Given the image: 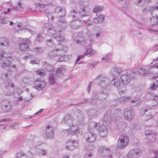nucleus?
Listing matches in <instances>:
<instances>
[{
    "mask_svg": "<svg viewBox=\"0 0 158 158\" xmlns=\"http://www.w3.org/2000/svg\"><path fill=\"white\" fill-rule=\"evenodd\" d=\"M95 79L97 81V84L101 87L102 90L101 100L102 101L106 100L110 89V80L108 77L102 74L98 75Z\"/></svg>",
    "mask_w": 158,
    "mask_h": 158,
    "instance_id": "1",
    "label": "nucleus"
},
{
    "mask_svg": "<svg viewBox=\"0 0 158 158\" xmlns=\"http://www.w3.org/2000/svg\"><path fill=\"white\" fill-rule=\"evenodd\" d=\"M43 27L47 30V34L48 36L53 37L58 42H61L64 40V36L60 33L61 30L53 27L52 25L49 23L44 24Z\"/></svg>",
    "mask_w": 158,
    "mask_h": 158,
    "instance_id": "2",
    "label": "nucleus"
},
{
    "mask_svg": "<svg viewBox=\"0 0 158 158\" xmlns=\"http://www.w3.org/2000/svg\"><path fill=\"white\" fill-rule=\"evenodd\" d=\"M74 120L75 119L71 116L68 114L64 117L61 121L62 123L67 124L70 127V131L68 133L71 135H76L80 132L79 127L73 125V122Z\"/></svg>",
    "mask_w": 158,
    "mask_h": 158,
    "instance_id": "3",
    "label": "nucleus"
},
{
    "mask_svg": "<svg viewBox=\"0 0 158 158\" xmlns=\"http://www.w3.org/2000/svg\"><path fill=\"white\" fill-rule=\"evenodd\" d=\"M88 129L98 130L99 135L102 137H106L108 134L107 129L105 125H102L98 127V123L94 122L90 123L88 126Z\"/></svg>",
    "mask_w": 158,
    "mask_h": 158,
    "instance_id": "4",
    "label": "nucleus"
},
{
    "mask_svg": "<svg viewBox=\"0 0 158 158\" xmlns=\"http://www.w3.org/2000/svg\"><path fill=\"white\" fill-rule=\"evenodd\" d=\"M7 55V53L4 51H3L0 54L1 60L0 64L2 68L9 66L12 61L11 57Z\"/></svg>",
    "mask_w": 158,
    "mask_h": 158,
    "instance_id": "5",
    "label": "nucleus"
},
{
    "mask_svg": "<svg viewBox=\"0 0 158 158\" xmlns=\"http://www.w3.org/2000/svg\"><path fill=\"white\" fill-rule=\"evenodd\" d=\"M129 139L126 135H121L119 138L117 144V148L118 149H123L128 144Z\"/></svg>",
    "mask_w": 158,
    "mask_h": 158,
    "instance_id": "6",
    "label": "nucleus"
},
{
    "mask_svg": "<svg viewBox=\"0 0 158 158\" xmlns=\"http://www.w3.org/2000/svg\"><path fill=\"white\" fill-rule=\"evenodd\" d=\"M19 49L22 51H25L29 47V45L31 43L30 41L27 39H23L21 37L19 38Z\"/></svg>",
    "mask_w": 158,
    "mask_h": 158,
    "instance_id": "7",
    "label": "nucleus"
},
{
    "mask_svg": "<svg viewBox=\"0 0 158 158\" xmlns=\"http://www.w3.org/2000/svg\"><path fill=\"white\" fill-rule=\"evenodd\" d=\"M154 90L155 94H157V95H152V99L154 102V106H156L158 104V86H156V84L153 83L150 87L149 90Z\"/></svg>",
    "mask_w": 158,
    "mask_h": 158,
    "instance_id": "8",
    "label": "nucleus"
},
{
    "mask_svg": "<svg viewBox=\"0 0 158 158\" xmlns=\"http://www.w3.org/2000/svg\"><path fill=\"white\" fill-rule=\"evenodd\" d=\"M46 85V82L43 78L37 79L35 82V88L40 90L44 88Z\"/></svg>",
    "mask_w": 158,
    "mask_h": 158,
    "instance_id": "9",
    "label": "nucleus"
},
{
    "mask_svg": "<svg viewBox=\"0 0 158 158\" xmlns=\"http://www.w3.org/2000/svg\"><path fill=\"white\" fill-rule=\"evenodd\" d=\"M141 151L138 148L130 150L127 155V158H137L141 155Z\"/></svg>",
    "mask_w": 158,
    "mask_h": 158,
    "instance_id": "10",
    "label": "nucleus"
},
{
    "mask_svg": "<svg viewBox=\"0 0 158 158\" xmlns=\"http://www.w3.org/2000/svg\"><path fill=\"white\" fill-rule=\"evenodd\" d=\"M83 25L82 21L77 19L72 20L69 23L70 27L74 30L80 29L82 26Z\"/></svg>",
    "mask_w": 158,
    "mask_h": 158,
    "instance_id": "11",
    "label": "nucleus"
},
{
    "mask_svg": "<svg viewBox=\"0 0 158 158\" xmlns=\"http://www.w3.org/2000/svg\"><path fill=\"white\" fill-rule=\"evenodd\" d=\"M1 107L4 111L8 112L12 109V105L10 102L8 100H2L1 102Z\"/></svg>",
    "mask_w": 158,
    "mask_h": 158,
    "instance_id": "12",
    "label": "nucleus"
},
{
    "mask_svg": "<svg viewBox=\"0 0 158 158\" xmlns=\"http://www.w3.org/2000/svg\"><path fill=\"white\" fill-rule=\"evenodd\" d=\"M131 76L130 73L127 72H123L120 77L122 83L124 85H127L130 81Z\"/></svg>",
    "mask_w": 158,
    "mask_h": 158,
    "instance_id": "13",
    "label": "nucleus"
},
{
    "mask_svg": "<svg viewBox=\"0 0 158 158\" xmlns=\"http://www.w3.org/2000/svg\"><path fill=\"white\" fill-rule=\"evenodd\" d=\"M91 130H92L91 129ZM89 132L86 133L85 136V138L86 140L89 142L91 143L94 142L96 139V135L93 132L90 131V130L89 129Z\"/></svg>",
    "mask_w": 158,
    "mask_h": 158,
    "instance_id": "14",
    "label": "nucleus"
},
{
    "mask_svg": "<svg viewBox=\"0 0 158 158\" xmlns=\"http://www.w3.org/2000/svg\"><path fill=\"white\" fill-rule=\"evenodd\" d=\"M151 25L152 26H156L157 28H158V18L157 16L152 18ZM148 30L151 32L152 34L158 35V30H155L151 28L148 29Z\"/></svg>",
    "mask_w": 158,
    "mask_h": 158,
    "instance_id": "15",
    "label": "nucleus"
},
{
    "mask_svg": "<svg viewBox=\"0 0 158 158\" xmlns=\"http://www.w3.org/2000/svg\"><path fill=\"white\" fill-rule=\"evenodd\" d=\"M124 116L126 119L131 120L134 117V114L131 108H126L124 110Z\"/></svg>",
    "mask_w": 158,
    "mask_h": 158,
    "instance_id": "16",
    "label": "nucleus"
},
{
    "mask_svg": "<svg viewBox=\"0 0 158 158\" xmlns=\"http://www.w3.org/2000/svg\"><path fill=\"white\" fill-rule=\"evenodd\" d=\"M78 144L74 140H68L66 143L65 147L66 149L69 150H73L77 147Z\"/></svg>",
    "mask_w": 158,
    "mask_h": 158,
    "instance_id": "17",
    "label": "nucleus"
},
{
    "mask_svg": "<svg viewBox=\"0 0 158 158\" xmlns=\"http://www.w3.org/2000/svg\"><path fill=\"white\" fill-rule=\"evenodd\" d=\"M45 134L47 138L51 139H53L54 133L52 127L49 125L47 126L45 130Z\"/></svg>",
    "mask_w": 158,
    "mask_h": 158,
    "instance_id": "18",
    "label": "nucleus"
},
{
    "mask_svg": "<svg viewBox=\"0 0 158 158\" xmlns=\"http://www.w3.org/2000/svg\"><path fill=\"white\" fill-rule=\"evenodd\" d=\"M90 10L87 6L81 8L79 11V14L81 17H84L89 15Z\"/></svg>",
    "mask_w": 158,
    "mask_h": 158,
    "instance_id": "19",
    "label": "nucleus"
},
{
    "mask_svg": "<svg viewBox=\"0 0 158 158\" xmlns=\"http://www.w3.org/2000/svg\"><path fill=\"white\" fill-rule=\"evenodd\" d=\"M54 12L58 14L57 17L60 18L64 16L66 14L65 9L64 7L57 6L55 9Z\"/></svg>",
    "mask_w": 158,
    "mask_h": 158,
    "instance_id": "20",
    "label": "nucleus"
},
{
    "mask_svg": "<svg viewBox=\"0 0 158 158\" xmlns=\"http://www.w3.org/2000/svg\"><path fill=\"white\" fill-rule=\"evenodd\" d=\"M14 85L13 83L10 84V85H9L6 87L4 90V94L5 95H12L14 94Z\"/></svg>",
    "mask_w": 158,
    "mask_h": 158,
    "instance_id": "21",
    "label": "nucleus"
},
{
    "mask_svg": "<svg viewBox=\"0 0 158 158\" xmlns=\"http://www.w3.org/2000/svg\"><path fill=\"white\" fill-rule=\"evenodd\" d=\"M52 2H49L46 1V4H38L37 5V8H39V10L41 12L43 10L47 11L49 8L50 6L52 5Z\"/></svg>",
    "mask_w": 158,
    "mask_h": 158,
    "instance_id": "22",
    "label": "nucleus"
},
{
    "mask_svg": "<svg viewBox=\"0 0 158 158\" xmlns=\"http://www.w3.org/2000/svg\"><path fill=\"white\" fill-rule=\"evenodd\" d=\"M101 156L106 157L110 152V150L109 148L106 147H102L100 148L98 150Z\"/></svg>",
    "mask_w": 158,
    "mask_h": 158,
    "instance_id": "23",
    "label": "nucleus"
},
{
    "mask_svg": "<svg viewBox=\"0 0 158 158\" xmlns=\"http://www.w3.org/2000/svg\"><path fill=\"white\" fill-rule=\"evenodd\" d=\"M145 134L146 135L147 138L151 142H154L156 140V133L147 131H146Z\"/></svg>",
    "mask_w": 158,
    "mask_h": 158,
    "instance_id": "24",
    "label": "nucleus"
},
{
    "mask_svg": "<svg viewBox=\"0 0 158 158\" xmlns=\"http://www.w3.org/2000/svg\"><path fill=\"white\" fill-rule=\"evenodd\" d=\"M111 84L113 86L116 87L117 89L123 85V84H121L119 79L116 77L112 79Z\"/></svg>",
    "mask_w": 158,
    "mask_h": 158,
    "instance_id": "25",
    "label": "nucleus"
},
{
    "mask_svg": "<svg viewBox=\"0 0 158 158\" xmlns=\"http://www.w3.org/2000/svg\"><path fill=\"white\" fill-rule=\"evenodd\" d=\"M0 46L5 48L9 47V43L8 40L6 37L1 38H0Z\"/></svg>",
    "mask_w": 158,
    "mask_h": 158,
    "instance_id": "26",
    "label": "nucleus"
},
{
    "mask_svg": "<svg viewBox=\"0 0 158 158\" xmlns=\"http://www.w3.org/2000/svg\"><path fill=\"white\" fill-rule=\"evenodd\" d=\"M111 114L110 111H108L105 114L103 118V121L106 123L107 125L111 121Z\"/></svg>",
    "mask_w": 158,
    "mask_h": 158,
    "instance_id": "27",
    "label": "nucleus"
},
{
    "mask_svg": "<svg viewBox=\"0 0 158 158\" xmlns=\"http://www.w3.org/2000/svg\"><path fill=\"white\" fill-rule=\"evenodd\" d=\"M48 83L50 85H53L56 82V78L55 74L51 73L49 74L48 78Z\"/></svg>",
    "mask_w": 158,
    "mask_h": 158,
    "instance_id": "28",
    "label": "nucleus"
},
{
    "mask_svg": "<svg viewBox=\"0 0 158 158\" xmlns=\"http://www.w3.org/2000/svg\"><path fill=\"white\" fill-rule=\"evenodd\" d=\"M112 75L114 77H117L120 74H122L123 72L120 68H114L113 69L111 70Z\"/></svg>",
    "mask_w": 158,
    "mask_h": 158,
    "instance_id": "29",
    "label": "nucleus"
},
{
    "mask_svg": "<svg viewBox=\"0 0 158 158\" xmlns=\"http://www.w3.org/2000/svg\"><path fill=\"white\" fill-rule=\"evenodd\" d=\"M105 18V16L102 14H101L97 17L93 19V22L95 24H98L102 23Z\"/></svg>",
    "mask_w": 158,
    "mask_h": 158,
    "instance_id": "30",
    "label": "nucleus"
},
{
    "mask_svg": "<svg viewBox=\"0 0 158 158\" xmlns=\"http://www.w3.org/2000/svg\"><path fill=\"white\" fill-rule=\"evenodd\" d=\"M74 114L79 120H81L83 118L84 114L82 111L77 110L75 112Z\"/></svg>",
    "mask_w": 158,
    "mask_h": 158,
    "instance_id": "31",
    "label": "nucleus"
},
{
    "mask_svg": "<svg viewBox=\"0 0 158 158\" xmlns=\"http://www.w3.org/2000/svg\"><path fill=\"white\" fill-rule=\"evenodd\" d=\"M43 66L47 71L52 72V73H53L54 67L52 65L49 64L46 61H44L43 63Z\"/></svg>",
    "mask_w": 158,
    "mask_h": 158,
    "instance_id": "32",
    "label": "nucleus"
},
{
    "mask_svg": "<svg viewBox=\"0 0 158 158\" xmlns=\"http://www.w3.org/2000/svg\"><path fill=\"white\" fill-rule=\"evenodd\" d=\"M138 73L143 76L148 75L149 73V70L148 69L143 67L138 69Z\"/></svg>",
    "mask_w": 158,
    "mask_h": 158,
    "instance_id": "33",
    "label": "nucleus"
},
{
    "mask_svg": "<svg viewBox=\"0 0 158 158\" xmlns=\"http://www.w3.org/2000/svg\"><path fill=\"white\" fill-rule=\"evenodd\" d=\"M57 24L61 29L65 28L67 26V23L63 19L59 20L57 22Z\"/></svg>",
    "mask_w": 158,
    "mask_h": 158,
    "instance_id": "34",
    "label": "nucleus"
},
{
    "mask_svg": "<svg viewBox=\"0 0 158 158\" xmlns=\"http://www.w3.org/2000/svg\"><path fill=\"white\" fill-rule=\"evenodd\" d=\"M57 51L56 49L50 51L48 53V56L51 59H52L54 57H56L57 56Z\"/></svg>",
    "mask_w": 158,
    "mask_h": 158,
    "instance_id": "35",
    "label": "nucleus"
},
{
    "mask_svg": "<svg viewBox=\"0 0 158 158\" xmlns=\"http://www.w3.org/2000/svg\"><path fill=\"white\" fill-rule=\"evenodd\" d=\"M23 93L22 90L20 88H16L15 89L14 87V94L13 95H14L15 97H17L18 96H20Z\"/></svg>",
    "mask_w": 158,
    "mask_h": 158,
    "instance_id": "36",
    "label": "nucleus"
},
{
    "mask_svg": "<svg viewBox=\"0 0 158 158\" xmlns=\"http://www.w3.org/2000/svg\"><path fill=\"white\" fill-rule=\"evenodd\" d=\"M130 100V97H122L119 99V102L121 103H125Z\"/></svg>",
    "mask_w": 158,
    "mask_h": 158,
    "instance_id": "37",
    "label": "nucleus"
},
{
    "mask_svg": "<svg viewBox=\"0 0 158 158\" xmlns=\"http://www.w3.org/2000/svg\"><path fill=\"white\" fill-rule=\"evenodd\" d=\"M103 7L102 6L97 5L95 6L93 10V12L99 13L102 10Z\"/></svg>",
    "mask_w": 158,
    "mask_h": 158,
    "instance_id": "38",
    "label": "nucleus"
},
{
    "mask_svg": "<svg viewBox=\"0 0 158 158\" xmlns=\"http://www.w3.org/2000/svg\"><path fill=\"white\" fill-rule=\"evenodd\" d=\"M150 109V108L148 106L143 107L140 111V114L142 116L143 115L145 112L149 111Z\"/></svg>",
    "mask_w": 158,
    "mask_h": 158,
    "instance_id": "39",
    "label": "nucleus"
},
{
    "mask_svg": "<svg viewBox=\"0 0 158 158\" xmlns=\"http://www.w3.org/2000/svg\"><path fill=\"white\" fill-rule=\"evenodd\" d=\"M88 42H89V44L88 45H89L90 44H91L92 43L91 40H84L83 41H81L80 40H77L76 41V43L77 44H80L82 45H85L86 44H87Z\"/></svg>",
    "mask_w": 158,
    "mask_h": 158,
    "instance_id": "40",
    "label": "nucleus"
},
{
    "mask_svg": "<svg viewBox=\"0 0 158 158\" xmlns=\"http://www.w3.org/2000/svg\"><path fill=\"white\" fill-rule=\"evenodd\" d=\"M117 89L119 94L120 95L125 94L126 92V87L123 85Z\"/></svg>",
    "mask_w": 158,
    "mask_h": 158,
    "instance_id": "41",
    "label": "nucleus"
},
{
    "mask_svg": "<svg viewBox=\"0 0 158 158\" xmlns=\"http://www.w3.org/2000/svg\"><path fill=\"white\" fill-rule=\"evenodd\" d=\"M96 53V52L94 50H93L91 48H89L87 49L86 52V53L85 55H86L87 54H90L91 55L95 54Z\"/></svg>",
    "mask_w": 158,
    "mask_h": 158,
    "instance_id": "42",
    "label": "nucleus"
},
{
    "mask_svg": "<svg viewBox=\"0 0 158 158\" xmlns=\"http://www.w3.org/2000/svg\"><path fill=\"white\" fill-rule=\"evenodd\" d=\"M33 51L37 54H40L43 52V50L40 47H36L33 49Z\"/></svg>",
    "mask_w": 158,
    "mask_h": 158,
    "instance_id": "43",
    "label": "nucleus"
},
{
    "mask_svg": "<svg viewBox=\"0 0 158 158\" xmlns=\"http://www.w3.org/2000/svg\"><path fill=\"white\" fill-rule=\"evenodd\" d=\"M56 75L60 77H62L63 76V73L62 71V69L59 68L57 69L56 72Z\"/></svg>",
    "mask_w": 158,
    "mask_h": 158,
    "instance_id": "44",
    "label": "nucleus"
},
{
    "mask_svg": "<svg viewBox=\"0 0 158 158\" xmlns=\"http://www.w3.org/2000/svg\"><path fill=\"white\" fill-rule=\"evenodd\" d=\"M66 57V56H57V57L56 58V61L58 62H62L63 61H65V58Z\"/></svg>",
    "mask_w": 158,
    "mask_h": 158,
    "instance_id": "45",
    "label": "nucleus"
},
{
    "mask_svg": "<svg viewBox=\"0 0 158 158\" xmlns=\"http://www.w3.org/2000/svg\"><path fill=\"white\" fill-rule=\"evenodd\" d=\"M121 110L120 109H117L115 110V113L114 114L113 116H114V115H115L116 118H117V117H118L121 115Z\"/></svg>",
    "mask_w": 158,
    "mask_h": 158,
    "instance_id": "46",
    "label": "nucleus"
},
{
    "mask_svg": "<svg viewBox=\"0 0 158 158\" xmlns=\"http://www.w3.org/2000/svg\"><path fill=\"white\" fill-rule=\"evenodd\" d=\"M47 153V151L46 150L44 149H41L39 152V154L42 156H46Z\"/></svg>",
    "mask_w": 158,
    "mask_h": 158,
    "instance_id": "47",
    "label": "nucleus"
},
{
    "mask_svg": "<svg viewBox=\"0 0 158 158\" xmlns=\"http://www.w3.org/2000/svg\"><path fill=\"white\" fill-rule=\"evenodd\" d=\"M45 43L48 46H51L54 44L53 42L52 39L47 40L45 42Z\"/></svg>",
    "mask_w": 158,
    "mask_h": 158,
    "instance_id": "48",
    "label": "nucleus"
},
{
    "mask_svg": "<svg viewBox=\"0 0 158 158\" xmlns=\"http://www.w3.org/2000/svg\"><path fill=\"white\" fill-rule=\"evenodd\" d=\"M45 71L43 69L37 70L36 71V73L39 75L41 76H44L45 74Z\"/></svg>",
    "mask_w": 158,
    "mask_h": 158,
    "instance_id": "49",
    "label": "nucleus"
},
{
    "mask_svg": "<svg viewBox=\"0 0 158 158\" xmlns=\"http://www.w3.org/2000/svg\"><path fill=\"white\" fill-rule=\"evenodd\" d=\"M2 78L5 79V80L4 81H8V77L9 76L8 75V73H3L2 74Z\"/></svg>",
    "mask_w": 158,
    "mask_h": 158,
    "instance_id": "50",
    "label": "nucleus"
},
{
    "mask_svg": "<svg viewBox=\"0 0 158 158\" xmlns=\"http://www.w3.org/2000/svg\"><path fill=\"white\" fill-rule=\"evenodd\" d=\"M131 103H135V105H134L135 106H139L140 105L141 103V100H131Z\"/></svg>",
    "mask_w": 158,
    "mask_h": 158,
    "instance_id": "51",
    "label": "nucleus"
},
{
    "mask_svg": "<svg viewBox=\"0 0 158 158\" xmlns=\"http://www.w3.org/2000/svg\"><path fill=\"white\" fill-rule=\"evenodd\" d=\"M144 0H134V3L136 6H139Z\"/></svg>",
    "mask_w": 158,
    "mask_h": 158,
    "instance_id": "52",
    "label": "nucleus"
},
{
    "mask_svg": "<svg viewBox=\"0 0 158 158\" xmlns=\"http://www.w3.org/2000/svg\"><path fill=\"white\" fill-rule=\"evenodd\" d=\"M93 153L89 152L86 154L85 155L84 158H93Z\"/></svg>",
    "mask_w": 158,
    "mask_h": 158,
    "instance_id": "53",
    "label": "nucleus"
},
{
    "mask_svg": "<svg viewBox=\"0 0 158 158\" xmlns=\"http://www.w3.org/2000/svg\"><path fill=\"white\" fill-rule=\"evenodd\" d=\"M83 22L87 26H90L92 25L91 21L89 20H84Z\"/></svg>",
    "mask_w": 158,
    "mask_h": 158,
    "instance_id": "54",
    "label": "nucleus"
},
{
    "mask_svg": "<svg viewBox=\"0 0 158 158\" xmlns=\"http://www.w3.org/2000/svg\"><path fill=\"white\" fill-rule=\"evenodd\" d=\"M112 54L111 53H108L105 56V58L106 59V61H109L111 60L112 59L110 57L111 56Z\"/></svg>",
    "mask_w": 158,
    "mask_h": 158,
    "instance_id": "55",
    "label": "nucleus"
},
{
    "mask_svg": "<svg viewBox=\"0 0 158 158\" xmlns=\"http://www.w3.org/2000/svg\"><path fill=\"white\" fill-rule=\"evenodd\" d=\"M25 7V5L20 2H19L18 3V6H16L17 7H19L20 9H23Z\"/></svg>",
    "mask_w": 158,
    "mask_h": 158,
    "instance_id": "56",
    "label": "nucleus"
},
{
    "mask_svg": "<svg viewBox=\"0 0 158 158\" xmlns=\"http://www.w3.org/2000/svg\"><path fill=\"white\" fill-rule=\"evenodd\" d=\"M152 118V115L150 114H148L146 115L145 117V121H147L151 119Z\"/></svg>",
    "mask_w": 158,
    "mask_h": 158,
    "instance_id": "57",
    "label": "nucleus"
},
{
    "mask_svg": "<svg viewBox=\"0 0 158 158\" xmlns=\"http://www.w3.org/2000/svg\"><path fill=\"white\" fill-rule=\"evenodd\" d=\"M8 21L5 19H0V23L2 24H6L8 23Z\"/></svg>",
    "mask_w": 158,
    "mask_h": 158,
    "instance_id": "58",
    "label": "nucleus"
},
{
    "mask_svg": "<svg viewBox=\"0 0 158 158\" xmlns=\"http://www.w3.org/2000/svg\"><path fill=\"white\" fill-rule=\"evenodd\" d=\"M11 121V119L9 118H6L0 120V123H3Z\"/></svg>",
    "mask_w": 158,
    "mask_h": 158,
    "instance_id": "59",
    "label": "nucleus"
},
{
    "mask_svg": "<svg viewBox=\"0 0 158 158\" xmlns=\"http://www.w3.org/2000/svg\"><path fill=\"white\" fill-rule=\"evenodd\" d=\"M37 40L40 42L42 41H43V37L40 34H38L37 35Z\"/></svg>",
    "mask_w": 158,
    "mask_h": 158,
    "instance_id": "60",
    "label": "nucleus"
},
{
    "mask_svg": "<svg viewBox=\"0 0 158 158\" xmlns=\"http://www.w3.org/2000/svg\"><path fill=\"white\" fill-rule=\"evenodd\" d=\"M77 13V12L76 11L73 9H72L70 11V14L71 15L73 16V17H75V16L74 15L75 14H76Z\"/></svg>",
    "mask_w": 158,
    "mask_h": 158,
    "instance_id": "61",
    "label": "nucleus"
},
{
    "mask_svg": "<svg viewBox=\"0 0 158 158\" xmlns=\"http://www.w3.org/2000/svg\"><path fill=\"white\" fill-rule=\"evenodd\" d=\"M102 34V31L100 29L99 31L96 34V36L97 37H100L101 36Z\"/></svg>",
    "mask_w": 158,
    "mask_h": 158,
    "instance_id": "62",
    "label": "nucleus"
},
{
    "mask_svg": "<svg viewBox=\"0 0 158 158\" xmlns=\"http://www.w3.org/2000/svg\"><path fill=\"white\" fill-rule=\"evenodd\" d=\"M11 127L13 129H16L18 128V124L16 123H14L11 124Z\"/></svg>",
    "mask_w": 158,
    "mask_h": 158,
    "instance_id": "63",
    "label": "nucleus"
},
{
    "mask_svg": "<svg viewBox=\"0 0 158 158\" xmlns=\"http://www.w3.org/2000/svg\"><path fill=\"white\" fill-rule=\"evenodd\" d=\"M40 62L39 60H31L30 63L32 64H38Z\"/></svg>",
    "mask_w": 158,
    "mask_h": 158,
    "instance_id": "64",
    "label": "nucleus"
}]
</instances>
